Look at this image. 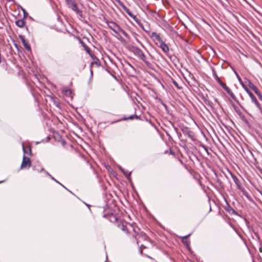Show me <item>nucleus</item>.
<instances>
[{"mask_svg":"<svg viewBox=\"0 0 262 262\" xmlns=\"http://www.w3.org/2000/svg\"><path fill=\"white\" fill-rule=\"evenodd\" d=\"M108 27L112 29L117 35H120L121 33L126 35V33L116 24L114 22L108 23Z\"/></svg>","mask_w":262,"mask_h":262,"instance_id":"nucleus-1","label":"nucleus"},{"mask_svg":"<svg viewBox=\"0 0 262 262\" xmlns=\"http://www.w3.org/2000/svg\"><path fill=\"white\" fill-rule=\"evenodd\" d=\"M30 166H31L30 159L29 158L24 156L23 158L21 165V168H26L30 167Z\"/></svg>","mask_w":262,"mask_h":262,"instance_id":"nucleus-2","label":"nucleus"},{"mask_svg":"<svg viewBox=\"0 0 262 262\" xmlns=\"http://www.w3.org/2000/svg\"><path fill=\"white\" fill-rule=\"evenodd\" d=\"M19 38L21 39L24 47L28 50H30V47L27 43V42L26 41L25 38L21 35L19 36Z\"/></svg>","mask_w":262,"mask_h":262,"instance_id":"nucleus-3","label":"nucleus"},{"mask_svg":"<svg viewBox=\"0 0 262 262\" xmlns=\"http://www.w3.org/2000/svg\"><path fill=\"white\" fill-rule=\"evenodd\" d=\"M62 93L67 97H72V91L70 89L64 88L62 90Z\"/></svg>","mask_w":262,"mask_h":262,"instance_id":"nucleus-4","label":"nucleus"},{"mask_svg":"<svg viewBox=\"0 0 262 262\" xmlns=\"http://www.w3.org/2000/svg\"><path fill=\"white\" fill-rule=\"evenodd\" d=\"M160 47L161 48L162 50L165 53H167L169 51L168 47L166 44L164 43L163 41H161L160 43Z\"/></svg>","mask_w":262,"mask_h":262,"instance_id":"nucleus-5","label":"nucleus"},{"mask_svg":"<svg viewBox=\"0 0 262 262\" xmlns=\"http://www.w3.org/2000/svg\"><path fill=\"white\" fill-rule=\"evenodd\" d=\"M15 23L18 27L20 28L23 27L24 26L25 24L24 21L21 19L17 20Z\"/></svg>","mask_w":262,"mask_h":262,"instance_id":"nucleus-6","label":"nucleus"},{"mask_svg":"<svg viewBox=\"0 0 262 262\" xmlns=\"http://www.w3.org/2000/svg\"><path fill=\"white\" fill-rule=\"evenodd\" d=\"M70 8H71L73 11L76 12L77 14H79L80 12V10L77 8V6L76 4L73 5L72 7H71Z\"/></svg>","mask_w":262,"mask_h":262,"instance_id":"nucleus-7","label":"nucleus"},{"mask_svg":"<svg viewBox=\"0 0 262 262\" xmlns=\"http://www.w3.org/2000/svg\"><path fill=\"white\" fill-rule=\"evenodd\" d=\"M251 100H252V102H253L255 104V105H256V106L257 108H260V104L258 103V102L257 101V100H256L255 97L252 98V99Z\"/></svg>","mask_w":262,"mask_h":262,"instance_id":"nucleus-8","label":"nucleus"},{"mask_svg":"<svg viewBox=\"0 0 262 262\" xmlns=\"http://www.w3.org/2000/svg\"><path fill=\"white\" fill-rule=\"evenodd\" d=\"M22 147L24 151V152L27 154H31V150L30 148H29L28 150H26L25 148L24 147V144H22Z\"/></svg>","mask_w":262,"mask_h":262,"instance_id":"nucleus-9","label":"nucleus"},{"mask_svg":"<svg viewBox=\"0 0 262 262\" xmlns=\"http://www.w3.org/2000/svg\"><path fill=\"white\" fill-rule=\"evenodd\" d=\"M74 4H75V3L72 0H68V5L70 8L72 7V5H74Z\"/></svg>","mask_w":262,"mask_h":262,"instance_id":"nucleus-10","label":"nucleus"},{"mask_svg":"<svg viewBox=\"0 0 262 262\" xmlns=\"http://www.w3.org/2000/svg\"><path fill=\"white\" fill-rule=\"evenodd\" d=\"M251 88L257 94V95H259V92L256 87L253 86Z\"/></svg>","mask_w":262,"mask_h":262,"instance_id":"nucleus-11","label":"nucleus"},{"mask_svg":"<svg viewBox=\"0 0 262 262\" xmlns=\"http://www.w3.org/2000/svg\"><path fill=\"white\" fill-rule=\"evenodd\" d=\"M229 95L232 97V99H235V96L234 95V94L231 91H230L229 93H228Z\"/></svg>","mask_w":262,"mask_h":262,"instance_id":"nucleus-12","label":"nucleus"},{"mask_svg":"<svg viewBox=\"0 0 262 262\" xmlns=\"http://www.w3.org/2000/svg\"><path fill=\"white\" fill-rule=\"evenodd\" d=\"M123 8L124 9V10L126 11V12L129 15H130L132 17L133 16L132 14L129 12L128 9H127L125 6H123Z\"/></svg>","mask_w":262,"mask_h":262,"instance_id":"nucleus-13","label":"nucleus"},{"mask_svg":"<svg viewBox=\"0 0 262 262\" xmlns=\"http://www.w3.org/2000/svg\"><path fill=\"white\" fill-rule=\"evenodd\" d=\"M248 94L249 95L250 97H251V99H252V98H254V96L253 95V94L251 92H250L249 91H247Z\"/></svg>","mask_w":262,"mask_h":262,"instance_id":"nucleus-14","label":"nucleus"},{"mask_svg":"<svg viewBox=\"0 0 262 262\" xmlns=\"http://www.w3.org/2000/svg\"><path fill=\"white\" fill-rule=\"evenodd\" d=\"M173 83L174 84V85L176 86H177L178 88L180 89V87L179 86L178 84V83H177L176 81H173Z\"/></svg>","mask_w":262,"mask_h":262,"instance_id":"nucleus-15","label":"nucleus"},{"mask_svg":"<svg viewBox=\"0 0 262 262\" xmlns=\"http://www.w3.org/2000/svg\"><path fill=\"white\" fill-rule=\"evenodd\" d=\"M221 85L222 86V87L224 88V89L225 90V88H228V86H227V85H226V84L224 83H221Z\"/></svg>","mask_w":262,"mask_h":262,"instance_id":"nucleus-16","label":"nucleus"},{"mask_svg":"<svg viewBox=\"0 0 262 262\" xmlns=\"http://www.w3.org/2000/svg\"><path fill=\"white\" fill-rule=\"evenodd\" d=\"M225 91L227 92V93H229L230 91H231V90H230V89L228 87V88H225Z\"/></svg>","mask_w":262,"mask_h":262,"instance_id":"nucleus-17","label":"nucleus"},{"mask_svg":"<svg viewBox=\"0 0 262 262\" xmlns=\"http://www.w3.org/2000/svg\"><path fill=\"white\" fill-rule=\"evenodd\" d=\"M259 97V98L261 99L262 98V97H261V95L260 94V93H259V95H258Z\"/></svg>","mask_w":262,"mask_h":262,"instance_id":"nucleus-18","label":"nucleus"},{"mask_svg":"<svg viewBox=\"0 0 262 262\" xmlns=\"http://www.w3.org/2000/svg\"><path fill=\"white\" fill-rule=\"evenodd\" d=\"M52 179L53 180H55V181L56 182H57V183H59L58 181H57L56 180H55V179H54V178L52 177Z\"/></svg>","mask_w":262,"mask_h":262,"instance_id":"nucleus-19","label":"nucleus"},{"mask_svg":"<svg viewBox=\"0 0 262 262\" xmlns=\"http://www.w3.org/2000/svg\"><path fill=\"white\" fill-rule=\"evenodd\" d=\"M121 170L123 171V173H124V174H126V175H127V174H126V173H125V172H124L123 170H122V169H121Z\"/></svg>","mask_w":262,"mask_h":262,"instance_id":"nucleus-20","label":"nucleus"}]
</instances>
